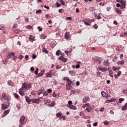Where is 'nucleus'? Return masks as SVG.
Instances as JSON below:
<instances>
[{"label":"nucleus","instance_id":"obj_8","mask_svg":"<svg viewBox=\"0 0 127 127\" xmlns=\"http://www.w3.org/2000/svg\"><path fill=\"white\" fill-rule=\"evenodd\" d=\"M12 56H14V53H10L7 55L6 57L7 59H9L11 57H12Z\"/></svg>","mask_w":127,"mask_h":127},{"label":"nucleus","instance_id":"obj_41","mask_svg":"<svg viewBox=\"0 0 127 127\" xmlns=\"http://www.w3.org/2000/svg\"><path fill=\"white\" fill-rule=\"evenodd\" d=\"M56 5H57V7H60V6H61V4H60L59 2H58V1H57Z\"/></svg>","mask_w":127,"mask_h":127},{"label":"nucleus","instance_id":"obj_49","mask_svg":"<svg viewBox=\"0 0 127 127\" xmlns=\"http://www.w3.org/2000/svg\"><path fill=\"white\" fill-rule=\"evenodd\" d=\"M14 32L15 33L18 34L20 32V30H19V29H16Z\"/></svg>","mask_w":127,"mask_h":127},{"label":"nucleus","instance_id":"obj_63","mask_svg":"<svg viewBox=\"0 0 127 127\" xmlns=\"http://www.w3.org/2000/svg\"><path fill=\"white\" fill-rule=\"evenodd\" d=\"M33 59H35L36 58V56L35 54H33L32 56Z\"/></svg>","mask_w":127,"mask_h":127},{"label":"nucleus","instance_id":"obj_17","mask_svg":"<svg viewBox=\"0 0 127 127\" xmlns=\"http://www.w3.org/2000/svg\"><path fill=\"white\" fill-rule=\"evenodd\" d=\"M64 38H65V39H69V33L66 32L65 33Z\"/></svg>","mask_w":127,"mask_h":127},{"label":"nucleus","instance_id":"obj_61","mask_svg":"<svg viewBox=\"0 0 127 127\" xmlns=\"http://www.w3.org/2000/svg\"><path fill=\"white\" fill-rule=\"evenodd\" d=\"M19 59H23V56L20 55L19 57Z\"/></svg>","mask_w":127,"mask_h":127},{"label":"nucleus","instance_id":"obj_50","mask_svg":"<svg viewBox=\"0 0 127 127\" xmlns=\"http://www.w3.org/2000/svg\"><path fill=\"white\" fill-rule=\"evenodd\" d=\"M26 28H28V29H32V26H31L30 25H27V26H26Z\"/></svg>","mask_w":127,"mask_h":127},{"label":"nucleus","instance_id":"obj_54","mask_svg":"<svg viewBox=\"0 0 127 127\" xmlns=\"http://www.w3.org/2000/svg\"><path fill=\"white\" fill-rule=\"evenodd\" d=\"M85 111H87V112H88V113H90V112H91V109H90V108H87L85 109Z\"/></svg>","mask_w":127,"mask_h":127},{"label":"nucleus","instance_id":"obj_45","mask_svg":"<svg viewBox=\"0 0 127 127\" xmlns=\"http://www.w3.org/2000/svg\"><path fill=\"white\" fill-rule=\"evenodd\" d=\"M69 74L71 75V76H74V71H73L72 70H71L69 71Z\"/></svg>","mask_w":127,"mask_h":127},{"label":"nucleus","instance_id":"obj_2","mask_svg":"<svg viewBox=\"0 0 127 127\" xmlns=\"http://www.w3.org/2000/svg\"><path fill=\"white\" fill-rule=\"evenodd\" d=\"M24 120H25V117L24 116H22L20 119V121H19V123L20 124V125H24Z\"/></svg>","mask_w":127,"mask_h":127},{"label":"nucleus","instance_id":"obj_35","mask_svg":"<svg viewBox=\"0 0 127 127\" xmlns=\"http://www.w3.org/2000/svg\"><path fill=\"white\" fill-rule=\"evenodd\" d=\"M44 90H43V89H41L40 90V91L38 93V96H39L40 95H41V94H42V93H43V91H44Z\"/></svg>","mask_w":127,"mask_h":127},{"label":"nucleus","instance_id":"obj_55","mask_svg":"<svg viewBox=\"0 0 127 127\" xmlns=\"http://www.w3.org/2000/svg\"><path fill=\"white\" fill-rule=\"evenodd\" d=\"M3 64H6L7 63V60H4L3 61Z\"/></svg>","mask_w":127,"mask_h":127},{"label":"nucleus","instance_id":"obj_57","mask_svg":"<svg viewBox=\"0 0 127 127\" xmlns=\"http://www.w3.org/2000/svg\"><path fill=\"white\" fill-rule=\"evenodd\" d=\"M123 93L124 94H127V89H124L123 90Z\"/></svg>","mask_w":127,"mask_h":127},{"label":"nucleus","instance_id":"obj_37","mask_svg":"<svg viewBox=\"0 0 127 127\" xmlns=\"http://www.w3.org/2000/svg\"><path fill=\"white\" fill-rule=\"evenodd\" d=\"M119 101L120 104H122V102H124V101H125V99H124V98H120L119 99Z\"/></svg>","mask_w":127,"mask_h":127},{"label":"nucleus","instance_id":"obj_25","mask_svg":"<svg viewBox=\"0 0 127 127\" xmlns=\"http://www.w3.org/2000/svg\"><path fill=\"white\" fill-rule=\"evenodd\" d=\"M5 100H6L7 102H9V101H10L11 100L10 97L8 95L7 96H6Z\"/></svg>","mask_w":127,"mask_h":127},{"label":"nucleus","instance_id":"obj_36","mask_svg":"<svg viewBox=\"0 0 127 127\" xmlns=\"http://www.w3.org/2000/svg\"><path fill=\"white\" fill-rule=\"evenodd\" d=\"M82 102L83 103H87V102H88V101L87 100V98H86L85 96L83 98Z\"/></svg>","mask_w":127,"mask_h":127},{"label":"nucleus","instance_id":"obj_21","mask_svg":"<svg viewBox=\"0 0 127 127\" xmlns=\"http://www.w3.org/2000/svg\"><path fill=\"white\" fill-rule=\"evenodd\" d=\"M108 71V68L107 67H102L101 68V71L102 72H107Z\"/></svg>","mask_w":127,"mask_h":127},{"label":"nucleus","instance_id":"obj_19","mask_svg":"<svg viewBox=\"0 0 127 127\" xmlns=\"http://www.w3.org/2000/svg\"><path fill=\"white\" fill-rule=\"evenodd\" d=\"M103 63L104 66H109V62L108 61H104Z\"/></svg>","mask_w":127,"mask_h":127},{"label":"nucleus","instance_id":"obj_64","mask_svg":"<svg viewBox=\"0 0 127 127\" xmlns=\"http://www.w3.org/2000/svg\"><path fill=\"white\" fill-rule=\"evenodd\" d=\"M126 7V5H122L121 6V8H125V7Z\"/></svg>","mask_w":127,"mask_h":127},{"label":"nucleus","instance_id":"obj_5","mask_svg":"<svg viewBox=\"0 0 127 127\" xmlns=\"http://www.w3.org/2000/svg\"><path fill=\"white\" fill-rule=\"evenodd\" d=\"M71 88H72V85L71 83H68V84H66V87H65L66 90H71Z\"/></svg>","mask_w":127,"mask_h":127},{"label":"nucleus","instance_id":"obj_44","mask_svg":"<svg viewBox=\"0 0 127 127\" xmlns=\"http://www.w3.org/2000/svg\"><path fill=\"white\" fill-rule=\"evenodd\" d=\"M8 84L9 86H12V81H11V80L8 81Z\"/></svg>","mask_w":127,"mask_h":127},{"label":"nucleus","instance_id":"obj_62","mask_svg":"<svg viewBox=\"0 0 127 127\" xmlns=\"http://www.w3.org/2000/svg\"><path fill=\"white\" fill-rule=\"evenodd\" d=\"M94 27L95 29H97V28H98V25L95 24V25H94Z\"/></svg>","mask_w":127,"mask_h":127},{"label":"nucleus","instance_id":"obj_53","mask_svg":"<svg viewBox=\"0 0 127 127\" xmlns=\"http://www.w3.org/2000/svg\"><path fill=\"white\" fill-rule=\"evenodd\" d=\"M61 119H63V121H65L66 120V117L63 116L61 117Z\"/></svg>","mask_w":127,"mask_h":127},{"label":"nucleus","instance_id":"obj_48","mask_svg":"<svg viewBox=\"0 0 127 127\" xmlns=\"http://www.w3.org/2000/svg\"><path fill=\"white\" fill-rule=\"evenodd\" d=\"M65 19H66V20H72V17H67L65 18Z\"/></svg>","mask_w":127,"mask_h":127},{"label":"nucleus","instance_id":"obj_16","mask_svg":"<svg viewBox=\"0 0 127 127\" xmlns=\"http://www.w3.org/2000/svg\"><path fill=\"white\" fill-rule=\"evenodd\" d=\"M83 22L85 25H90V22L89 21V20H86V21H83Z\"/></svg>","mask_w":127,"mask_h":127},{"label":"nucleus","instance_id":"obj_18","mask_svg":"<svg viewBox=\"0 0 127 127\" xmlns=\"http://www.w3.org/2000/svg\"><path fill=\"white\" fill-rule=\"evenodd\" d=\"M47 78H51L52 77V74L49 73V72L47 73L46 74Z\"/></svg>","mask_w":127,"mask_h":127},{"label":"nucleus","instance_id":"obj_28","mask_svg":"<svg viewBox=\"0 0 127 127\" xmlns=\"http://www.w3.org/2000/svg\"><path fill=\"white\" fill-rule=\"evenodd\" d=\"M55 102L53 101L51 104L49 105V107H54V106H55Z\"/></svg>","mask_w":127,"mask_h":127},{"label":"nucleus","instance_id":"obj_13","mask_svg":"<svg viewBox=\"0 0 127 127\" xmlns=\"http://www.w3.org/2000/svg\"><path fill=\"white\" fill-rule=\"evenodd\" d=\"M122 111H127V103H126L124 106L122 108Z\"/></svg>","mask_w":127,"mask_h":127},{"label":"nucleus","instance_id":"obj_58","mask_svg":"<svg viewBox=\"0 0 127 127\" xmlns=\"http://www.w3.org/2000/svg\"><path fill=\"white\" fill-rule=\"evenodd\" d=\"M88 21H89V23L94 22V21H95V20L93 19H89Z\"/></svg>","mask_w":127,"mask_h":127},{"label":"nucleus","instance_id":"obj_52","mask_svg":"<svg viewBox=\"0 0 127 127\" xmlns=\"http://www.w3.org/2000/svg\"><path fill=\"white\" fill-rule=\"evenodd\" d=\"M113 70L114 71H117V70H118V71H119V68H118V67H113Z\"/></svg>","mask_w":127,"mask_h":127},{"label":"nucleus","instance_id":"obj_14","mask_svg":"<svg viewBox=\"0 0 127 127\" xmlns=\"http://www.w3.org/2000/svg\"><path fill=\"white\" fill-rule=\"evenodd\" d=\"M124 64H125V62L124 61V60L117 62L118 65H124Z\"/></svg>","mask_w":127,"mask_h":127},{"label":"nucleus","instance_id":"obj_31","mask_svg":"<svg viewBox=\"0 0 127 127\" xmlns=\"http://www.w3.org/2000/svg\"><path fill=\"white\" fill-rule=\"evenodd\" d=\"M60 53H61V51L60 50H58L57 52H56V55L57 56H59V55H60Z\"/></svg>","mask_w":127,"mask_h":127},{"label":"nucleus","instance_id":"obj_23","mask_svg":"<svg viewBox=\"0 0 127 127\" xmlns=\"http://www.w3.org/2000/svg\"><path fill=\"white\" fill-rule=\"evenodd\" d=\"M57 118H60L62 116V113L59 112L56 114Z\"/></svg>","mask_w":127,"mask_h":127},{"label":"nucleus","instance_id":"obj_47","mask_svg":"<svg viewBox=\"0 0 127 127\" xmlns=\"http://www.w3.org/2000/svg\"><path fill=\"white\" fill-rule=\"evenodd\" d=\"M36 71H34V73L35 75H38V68H36Z\"/></svg>","mask_w":127,"mask_h":127},{"label":"nucleus","instance_id":"obj_51","mask_svg":"<svg viewBox=\"0 0 127 127\" xmlns=\"http://www.w3.org/2000/svg\"><path fill=\"white\" fill-rule=\"evenodd\" d=\"M121 75H122V71H118V74H117V76L120 77V76H121Z\"/></svg>","mask_w":127,"mask_h":127},{"label":"nucleus","instance_id":"obj_12","mask_svg":"<svg viewBox=\"0 0 127 127\" xmlns=\"http://www.w3.org/2000/svg\"><path fill=\"white\" fill-rule=\"evenodd\" d=\"M109 76L111 77V78H114V74L113 73L112 70H109Z\"/></svg>","mask_w":127,"mask_h":127},{"label":"nucleus","instance_id":"obj_42","mask_svg":"<svg viewBox=\"0 0 127 127\" xmlns=\"http://www.w3.org/2000/svg\"><path fill=\"white\" fill-rule=\"evenodd\" d=\"M14 96V97L16 98V99H18V94H16V93H14L13 94Z\"/></svg>","mask_w":127,"mask_h":127},{"label":"nucleus","instance_id":"obj_56","mask_svg":"<svg viewBox=\"0 0 127 127\" xmlns=\"http://www.w3.org/2000/svg\"><path fill=\"white\" fill-rule=\"evenodd\" d=\"M97 71H102V67H98L97 68Z\"/></svg>","mask_w":127,"mask_h":127},{"label":"nucleus","instance_id":"obj_22","mask_svg":"<svg viewBox=\"0 0 127 127\" xmlns=\"http://www.w3.org/2000/svg\"><path fill=\"white\" fill-rule=\"evenodd\" d=\"M86 107H88L89 108H90V104L89 103H87L82 105V108H86Z\"/></svg>","mask_w":127,"mask_h":127},{"label":"nucleus","instance_id":"obj_46","mask_svg":"<svg viewBox=\"0 0 127 127\" xmlns=\"http://www.w3.org/2000/svg\"><path fill=\"white\" fill-rule=\"evenodd\" d=\"M100 14H101V13H98V15H97V19H101V18H102Z\"/></svg>","mask_w":127,"mask_h":127},{"label":"nucleus","instance_id":"obj_30","mask_svg":"<svg viewBox=\"0 0 127 127\" xmlns=\"http://www.w3.org/2000/svg\"><path fill=\"white\" fill-rule=\"evenodd\" d=\"M96 75L97 76H98V77H100V76H101L102 75V72H100V71H97L96 72Z\"/></svg>","mask_w":127,"mask_h":127},{"label":"nucleus","instance_id":"obj_60","mask_svg":"<svg viewBox=\"0 0 127 127\" xmlns=\"http://www.w3.org/2000/svg\"><path fill=\"white\" fill-rule=\"evenodd\" d=\"M38 29H39V31H42V28L40 27H38Z\"/></svg>","mask_w":127,"mask_h":127},{"label":"nucleus","instance_id":"obj_27","mask_svg":"<svg viewBox=\"0 0 127 127\" xmlns=\"http://www.w3.org/2000/svg\"><path fill=\"white\" fill-rule=\"evenodd\" d=\"M40 37L41 39H45L46 38V36L44 34H41Z\"/></svg>","mask_w":127,"mask_h":127},{"label":"nucleus","instance_id":"obj_32","mask_svg":"<svg viewBox=\"0 0 127 127\" xmlns=\"http://www.w3.org/2000/svg\"><path fill=\"white\" fill-rule=\"evenodd\" d=\"M120 2L122 3V4L126 5V1H125V0H121Z\"/></svg>","mask_w":127,"mask_h":127},{"label":"nucleus","instance_id":"obj_43","mask_svg":"<svg viewBox=\"0 0 127 127\" xmlns=\"http://www.w3.org/2000/svg\"><path fill=\"white\" fill-rule=\"evenodd\" d=\"M42 12V10L41 9H38L36 11V13H41Z\"/></svg>","mask_w":127,"mask_h":127},{"label":"nucleus","instance_id":"obj_59","mask_svg":"<svg viewBox=\"0 0 127 127\" xmlns=\"http://www.w3.org/2000/svg\"><path fill=\"white\" fill-rule=\"evenodd\" d=\"M47 92H48V93H52V89H48V91Z\"/></svg>","mask_w":127,"mask_h":127},{"label":"nucleus","instance_id":"obj_3","mask_svg":"<svg viewBox=\"0 0 127 127\" xmlns=\"http://www.w3.org/2000/svg\"><path fill=\"white\" fill-rule=\"evenodd\" d=\"M9 106L6 104H1V110H6L8 108Z\"/></svg>","mask_w":127,"mask_h":127},{"label":"nucleus","instance_id":"obj_29","mask_svg":"<svg viewBox=\"0 0 127 127\" xmlns=\"http://www.w3.org/2000/svg\"><path fill=\"white\" fill-rule=\"evenodd\" d=\"M42 52H44L45 53H48V51H47V50L45 49V48H42Z\"/></svg>","mask_w":127,"mask_h":127},{"label":"nucleus","instance_id":"obj_9","mask_svg":"<svg viewBox=\"0 0 127 127\" xmlns=\"http://www.w3.org/2000/svg\"><path fill=\"white\" fill-rule=\"evenodd\" d=\"M70 110H77V107L74 105H69L67 106Z\"/></svg>","mask_w":127,"mask_h":127},{"label":"nucleus","instance_id":"obj_7","mask_svg":"<svg viewBox=\"0 0 127 127\" xmlns=\"http://www.w3.org/2000/svg\"><path fill=\"white\" fill-rule=\"evenodd\" d=\"M59 60L61 61H63V62H67V59L64 58L63 56L59 57Z\"/></svg>","mask_w":127,"mask_h":127},{"label":"nucleus","instance_id":"obj_40","mask_svg":"<svg viewBox=\"0 0 127 127\" xmlns=\"http://www.w3.org/2000/svg\"><path fill=\"white\" fill-rule=\"evenodd\" d=\"M60 2H61L62 5H64V4H65V2L64 1V0H60Z\"/></svg>","mask_w":127,"mask_h":127},{"label":"nucleus","instance_id":"obj_11","mask_svg":"<svg viewBox=\"0 0 127 127\" xmlns=\"http://www.w3.org/2000/svg\"><path fill=\"white\" fill-rule=\"evenodd\" d=\"M51 101L48 99H45L44 100V105H47V104H50Z\"/></svg>","mask_w":127,"mask_h":127},{"label":"nucleus","instance_id":"obj_20","mask_svg":"<svg viewBox=\"0 0 127 127\" xmlns=\"http://www.w3.org/2000/svg\"><path fill=\"white\" fill-rule=\"evenodd\" d=\"M115 99L112 98L111 100H108L106 101V103H112V102H114L115 101Z\"/></svg>","mask_w":127,"mask_h":127},{"label":"nucleus","instance_id":"obj_34","mask_svg":"<svg viewBox=\"0 0 127 127\" xmlns=\"http://www.w3.org/2000/svg\"><path fill=\"white\" fill-rule=\"evenodd\" d=\"M79 75H82L84 76V75H88V72H86V71H84L82 73L80 74Z\"/></svg>","mask_w":127,"mask_h":127},{"label":"nucleus","instance_id":"obj_33","mask_svg":"<svg viewBox=\"0 0 127 127\" xmlns=\"http://www.w3.org/2000/svg\"><path fill=\"white\" fill-rule=\"evenodd\" d=\"M9 112H10V110H7L4 111V115H7V114H8L9 113Z\"/></svg>","mask_w":127,"mask_h":127},{"label":"nucleus","instance_id":"obj_26","mask_svg":"<svg viewBox=\"0 0 127 127\" xmlns=\"http://www.w3.org/2000/svg\"><path fill=\"white\" fill-rule=\"evenodd\" d=\"M8 95H7L6 94H5V93H2V97L3 98V99H4V100H5V98H6V97Z\"/></svg>","mask_w":127,"mask_h":127},{"label":"nucleus","instance_id":"obj_1","mask_svg":"<svg viewBox=\"0 0 127 127\" xmlns=\"http://www.w3.org/2000/svg\"><path fill=\"white\" fill-rule=\"evenodd\" d=\"M31 86H32V84L31 83H27L26 82H24L22 84V87L19 89V94L21 95L22 97H23L25 93V90H29L31 88Z\"/></svg>","mask_w":127,"mask_h":127},{"label":"nucleus","instance_id":"obj_15","mask_svg":"<svg viewBox=\"0 0 127 127\" xmlns=\"http://www.w3.org/2000/svg\"><path fill=\"white\" fill-rule=\"evenodd\" d=\"M116 12L117 13H119V14H121L122 13V10H121L120 9L116 8Z\"/></svg>","mask_w":127,"mask_h":127},{"label":"nucleus","instance_id":"obj_38","mask_svg":"<svg viewBox=\"0 0 127 127\" xmlns=\"http://www.w3.org/2000/svg\"><path fill=\"white\" fill-rule=\"evenodd\" d=\"M110 123L108 121H104L103 122V124H104L105 126H109V124Z\"/></svg>","mask_w":127,"mask_h":127},{"label":"nucleus","instance_id":"obj_6","mask_svg":"<svg viewBox=\"0 0 127 127\" xmlns=\"http://www.w3.org/2000/svg\"><path fill=\"white\" fill-rule=\"evenodd\" d=\"M45 72V70L44 69L42 70L41 72L38 74V75H37V77H41L42 76H43V74H44Z\"/></svg>","mask_w":127,"mask_h":127},{"label":"nucleus","instance_id":"obj_10","mask_svg":"<svg viewBox=\"0 0 127 127\" xmlns=\"http://www.w3.org/2000/svg\"><path fill=\"white\" fill-rule=\"evenodd\" d=\"M25 99H26V101L27 102V103H28V104H30V102H32V99H29V97L27 96H25Z\"/></svg>","mask_w":127,"mask_h":127},{"label":"nucleus","instance_id":"obj_4","mask_svg":"<svg viewBox=\"0 0 127 127\" xmlns=\"http://www.w3.org/2000/svg\"><path fill=\"white\" fill-rule=\"evenodd\" d=\"M39 100H40V98L33 99H32V103L33 104H38V103H39Z\"/></svg>","mask_w":127,"mask_h":127},{"label":"nucleus","instance_id":"obj_24","mask_svg":"<svg viewBox=\"0 0 127 127\" xmlns=\"http://www.w3.org/2000/svg\"><path fill=\"white\" fill-rule=\"evenodd\" d=\"M101 95L102 97H106L107 96V93H106V92L105 91H102Z\"/></svg>","mask_w":127,"mask_h":127},{"label":"nucleus","instance_id":"obj_39","mask_svg":"<svg viewBox=\"0 0 127 127\" xmlns=\"http://www.w3.org/2000/svg\"><path fill=\"white\" fill-rule=\"evenodd\" d=\"M44 97H45L46 96H48V92L47 91H44L43 93Z\"/></svg>","mask_w":127,"mask_h":127}]
</instances>
